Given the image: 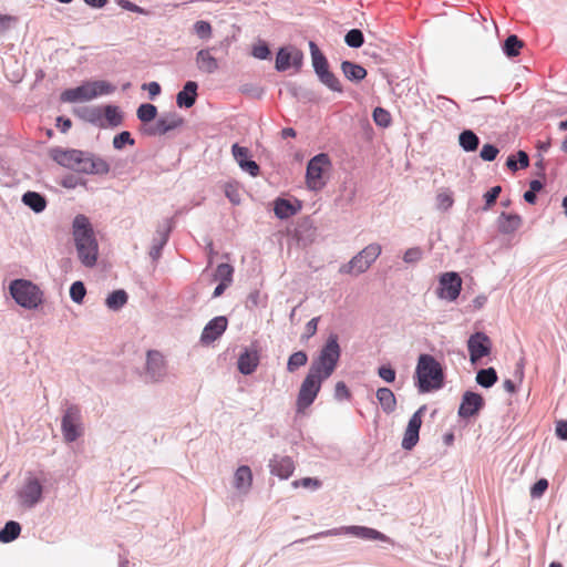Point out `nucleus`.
Returning a JSON list of instances; mask_svg holds the SVG:
<instances>
[{"label": "nucleus", "instance_id": "obj_29", "mask_svg": "<svg viewBox=\"0 0 567 567\" xmlns=\"http://www.w3.org/2000/svg\"><path fill=\"white\" fill-rule=\"evenodd\" d=\"M341 71L346 79L351 82H360L367 76V70L362 65L350 61L341 63Z\"/></svg>", "mask_w": 567, "mask_h": 567}, {"label": "nucleus", "instance_id": "obj_44", "mask_svg": "<svg viewBox=\"0 0 567 567\" xmlns=\"http://www.w3.org/2000/svg\"><path fill=\"white\" fill-rule=\"evenodd\" d=\"M234 268L229 264H220L217 266L214 278L219 282L230 285L233 281Z\"/></svg>", "mask_w": 567, "mask_h": 567}, {"label": "nucleus", "instance_id": "obj_54", "mask_svg": "<svg viewBox=\"0 0 567 567\" xmlns=\"http://www.w3.org/2000/svg\"><path fill=\"white\" fill-rule=\"evenodd\" d=\"M547 488L548 481L546 478H540L530 487V496L533 498H539L543 496Z\"/></svg>", "mask_w": 567, "mask_h": 567}, {"label": "nucleus", "instance_id": "obj_43", "mask_svg": "<svg viewBox=\"0 0 567 567\" xmlns=\"http://www.w3.org/2000/svg\"><path fill=\"white\" fill-rule=\"evenodd\" d=\"M193 32L198 39L208 41L213 35V28L208 21L198 20L193 24Z\"/></svg>", "mask_w": 567, "mask_h": 567}, {"label": "nucleus", "instance_id": "obj_6", "mask_svg": "<svg viewBox=\"0 0 567 567\" xmlns=\"http://www.w3.org/2000/svg\"><path fill=\"white\" fill-rule=\"evenodd\" d=\"M9 290L14 301L24 309H37L43 301V293L40 288L25 279L13 280Z\"/></svg>", "mask_w": 567, "mask_h": 567}, {"label": "nucleus", "instance_id": "obj_48", "mask_svg": "<svg viewBox=\"0 0 567 567\" xmlns=\"http://www.w3.org/2000/svg\"><path fill=\"white\" fill-rule=\"evenodd\" d=\"M86 295V289L82 281H74L70 287V298L75 303H82Z\"/></svg>", "mask_w": 567, "mask_h": 567}, {"label": "nucleus", "instance_id": "obj_8", "mask_svg": "<svg viewBox=\"0 0 567 567\" xmlns=\"http://www.w3.org/2000/svg\"><path fill=\"white\" fill-rule=\"evenodd\" d=\"M381 252L382 247L380 244H370L353 256L347 264L341 265L339 272L343 275L359 276L371 267Z\"/></svg>", "mask_w": 567, "mask_h": 567}, {"label": "nucleus", "instance_id": "obj_53", "mask_svg": "<svg viewBox=\"0 0 567 567\" xmlns=\"http://www.w3.org/2000/svg\"><path fill=\"white\" fill-rule=\"evenodd\" d=\"M422 250L421 248L419 247H412V248H409L404 255H403V260L406 262V264H415L417 261H420L422 259Z\"/></svg>", "mask_w": 567, "mask_h": 567}, {"label": "nucleus", "instance_id": "obj_25", "mask_svg": "<svg viewBox=\"0 0 567 567\" xmlns=\"http://www.w3.org/2000/svg\"><path fill=\"white\" fill-rule=\"evenodd\" d=\"M233 485L239 495H247L252 485V472L249 466H239L235 474Z\"/></svg>", "mask_w": 567, "mask_h": 567}, {"label": "nucleus", "instance_id": "obj_9", "mask_svg": "<svg viewBox=\"0 0 567 567\" xmlns=\"http://www.w3.org/2000/svg\"><path fill=\"white\" fill-rule=\"evenodd\" d=\"M340 535H351L353 537L360 538L362 540L367 542H381L386 543L389 545H394V542L386 536L385 534L368 527V526H360V525H350V526H341L336 527L331 529H327L324 532L318 533L311 538L317 539L319 537L323 536H340Z\"/></svg>", "mask_w": 567, "mask_h": 567}, {"label": "nucleus", "instance_id": "obj_18", "mask_svg": "<svg viewBox=\"0 0 567 567\" xmlns=\"http://www.w3.org/2000/svg\"><path fill=\"white\" fill-rule=\"evenodd\" d=\"M424 411L425 406L423 405L410 417L401 443L404 450L410 451L416 445L420 427L422 425V414Z\"/></svg>", "mask_w": 567, "mask_h": 567}, {"label": "nucleus", "instance_id": "obj_49", "mask_svg": "<svg viewBox=\"0 0 567 567\" xmlns=\"http://www.w3.org/2000/svg\"><path fill=\"white\" fill-rule=\"evenodd\" d=\"M19 22L18 17L11 14L0 13V35L7 33L11 29L16 28Z\"/></svg>", "mask_w": 567, "mask_h": 567}, {"label": "nucleus", "instance_id": "obj_32", "mask_svg": "<svg viewBox=\"0 0 567 567\" xmlns=\"http://www.w3.org/2000/svg\"><path fill=\"white\" fill-rule=\"evenodd\" d=\"M300 206H293L289 200L277 198L274 203V213L279 219H287L297 214Z\"/></svg>", "mask_w": 567, "mask_h": 567}, {"label": "nucleus", "instance_id": "obj_56", "mask_svg": "<svg viewBox=\"0 0 567 567\" xmlns=\"http://www.w3.org/2000/svg\"><path fill=\"white\" fill-rule=\"evenodd\" d=\"M501 192H502L501 186H494L484 195V198H485V206L483 208L484 210H487L496 202Z\"/></svg>", "mask_w": 567, "mask_h": 567}, {"label": "nucleus", "instance_id": "obj_10", "mask_svg": "<svg viewBox=\"0 0 567 567\" xmlns=\"http://www.w3.org/2000/svg\"><path fill=\"white\" fill-rule=\"evenodd\" d=\"M324 380L326 379L308 370L307 375L301 382L296 400V412L298 414H303L315 402Z\"/></svg>", "mask_w": 567, "mask_h": 567}, {"label": "nucleus", "instance_id": "obj_1", "mask_svg": "<svg viewBox=\"0 0 567 567\" xmlns=\"http://www.w3.org/2000/svg\"><path fill=\"white\" fill-rule=\"evenodd\" d=\"M51 157L59 165L83 174L104 175L110 172V165L101 157L80 150H51Z\"/></svg>", "mask_w": 567, "mask_h": 567}, {"label": "nucleus", "instance_id": "obj_20", "mask_svg": "<svg viewBox=\"0 0 567 567\" xmlns=\"http://www.w3.org/2000/svg\"><path fill=\"white\" fill-rule=\"evenodd\" d=\"M227 326L228 320L226 317L218 316L213 318L204 327L200 336V342L203 344H210L212 342L216 341L226 331Z\"/></svg>", "mask_w": 567, "mask_h": 567}, {"label": "nucleus", "instance_id": "obj_22", "mask_svg": "<svg viewBox=\"0 0 567 567\" xmlns=\"http://www.w3.org/2000/svg\"><path fill=\"white\" fill-rule=\"evenodd\" d=\"M231 153L235 161L244 172H247L252 177H256L259 174V166L255 161L249 158L250 153L247 147L234 144L231 146Z\"/></svg>", "mask_w": 567, "mask_h": 567}, {"label": "nucleus", "instance_id": "obj_57", "mask_svg": "<svg viewBox=\"0 0 567 567\" xmlns=\"http://www.w3.org/2000/svg\"><path fill=\"white\" fill-rule=\"evenodd\" d=\"M378 375L388 383H392L395 380V370L390 365H381L378 369Z\"/></svg>", "mask_w": 567, "mask_h": 567}, {"label": "nucleus", "instance_id": "obj_5", "mask_svg": "<svg viewBox=\"0 0 567 567\" xmlns=\"http://www.w3.org/2000/svg\"><path fill=\"white\" fill-rule=\"evenodd\" d=\"M113 86L105 81H89L80 86L62 92L61 101L68 103L87 102L113 92Z\"/></svg>", "mask_w": 567, "mask_h": 567}, {"label": "nucleus", "instance_id": "obj_19", "mask_svg": "<svg viewBox=\"0 0 567 567\" xmlns=\"http://www.w3.org/2000/svg\"><path fill=\"white\" fill-rule=\"evenodd\" d=\"M483 405L484 400L481 394L466 391L462 396L457 413L461 417L468 419L476 415Z\"/></svg>", "mask_w": 567, "mask_h": 567}, {"label": "nucleus", "instance_id": "obj_47", "mask_svg": "<svg viewBox=\"0 0 567 567\" xmlns=\"http://www.w3.org/2000/svg\"><path fill=\"white\" fill-rule=\"evenodd\" d=\"M344 42L348 47L358 49L364 42L363 33L359 29H352L346 34Z\"/></svg>", "mask_w": 567, "mask_h": 567}, {"label": "nucleus", "instance_id": "obj_50", "mask_svg": "<svg viewBox=\"0 0 567 567\" xmlns=\"http://www.w3.org/2000/svg\"><path fill=\"white\" fill-rule=\"evenodd\" d=\"M134 143L135 142L132 138L131 133L127 131L121 132L113 138V147L115 150H122L125 144L134 145Z\"/></svg>", "mask_w": 567, "mask_h": 567}, {"label": "nucleus", "instance_id": "obj_59", "mask_svg": "<svg viewBox=\"0 0 567 567\" xmlns=\"http://www.w3.org/2000/svg\"><path fill=\"white\" fill-rule=\"evenodd\" d=\"M334 398L342 401L350 398V391L343 381H339L334 386Z\"/></svg>", "mask_w": 567, "mask_h": 567}, {"label": "nucleus", "instance_id": "obj_61", "mask_svg": "<svg viewBox=\"0 0 567 567\" xmlns=\"http://www.w3.org/2000/svg\"><path fill=\"white\" fill-rule=\"evenodd\" d=\"M319 318H312L307 324H306V332L305 338L309 339L310 337L315 336L318 328Z\"/></svg>", "mask_w": 567, "mask_h": 567}, {"label": "nucleus", "instance_id": "obj_13", "mask_svg": "<svg viewBox=\"0 0 567 567\" xmlns=\"http://www.w3.org/2000/svg\"><path fill=\"white\" fill-rule=\"evenodd\" d=\"M144 377L148 383H161L166 379V361L159 351H147Z\"/></svg>", "mask_w": 567, "mask_h": 567}, {"label": "nucleus", "instance_id": "obj_33", "mask_svg": "<svg viewBox=\"0 0 567 567\" xmlns=\"http://www.w3.org/2000/svg\"><path fill=\"white\" fill-rule=\"evenodd\" d=\"M79 115L84 118L85 121L99 125L104 126L105 123H103V110L99 106H86L82 107L78 111Z\"/></svg>", "mask_w": 567, "mask_h": 567}, {"label": "nucleus", "instance_id": "obj_39", "mask_svg": "<svg viewBox=\"0 0 567 567\" xmlns=\"http://www.w3.org/2000/svg\"><path fill=\"white\" fill-rule=\"evenodd\" d=\"M127 302V293L124 290H115L110 293L105 303L111 310H118Z\"/></svg>", "mask_w": 567, "mask_h": 567}, {"label": "nucleus", "instance_id": "obj_28", "mask_svg": "<svg viewBox=\"0 0 567 567\" xmlns=\"http://www.w3.org/2000/svg\"><path fill=\"white\" fill-rule=\"evenodd\" d=\"M497 226L502 234H513L522 226V218L517 214L502 213L497 218Z\"/></svg>", "mask_w": 567, "mask_h": 567}, {"label": "nucleus", "instance_id": "obj_36", "mask_svg": "<svg viewBox=\"0 0 567 567\" xmlns=\"http://www.w3.org/2000/svg\"><path fill=\"white\" fill-rule=\"evenodd\" d=\"M137 118L146 125L156 118L157 107L150 103L141 104L136 111Z\"/></svg>", "mask_w": 567, "mask_h": 567}, {"label": "nucleus", "instance_id": "obj_26", "mask_svg": "<svg viewBox=\"0 0 567 567\" xmlns=\"http://www.w3.org/2000/svg\"><path fill=\"white\" fill-rule=\"evenodd\" d=\"M259 364V354L256 349H245V351L238 358V370L245 375H249L255 372Z\"/></svg>", "mask_w": 567, "mask_h": 567}, {"label": "nucleus", "instance_id": "obj_15", "mask_svg": "<svg viewBox=\"0 0 567 567\" xmlns=\"http://www.w3.org/2000/svg\"><path fill=\"white\" fill-rule=\"evenodd\" d=\"M462 279L457 272L450 271L440 276L437 297L447 301H454L460 296Z\"/></svg>", "mask_w": 567, "mask_h": 567}, {"label": "nucleus", "instance_id": "obj_24", "mask_svg": "<svg viewBox=\"0 0 567 567\" xmlns=\"http://www.w3.org/2000/svg\"><path fill=\"white\" fill-rule=\"evenodd\" d=\"M171 230L172 225L169 220H165L162 225L157 227L150 250V256L152 257L153 260H156L161 257L162 249L164 248L168 240Z\"/></svg>", "mask_w": 567, "mask_h": 567}, {"label": "nucleus", "instance_id": "obj_37", "mask_svg": "<svg viewBox=\"0 0 567 567\" xmlns=\"http://www.w3.org/2000/svg\"><path fill=\"white\" fill-rule=\"evenodd\" d=\"M317 76L329 90L342 93L343 90L339 79L329 69L317 74Z\"/></svg>", "mask_w": 567, "mask_h": 567}, {"label": "nucleus", "instance_id": "obj_64", "mask_svg": "<svg viewBox=\"0 0 567 567\" xmlns=\"http://www.w3.org/2000/svg\"><path fill=\"white\" fill-rule=\"evenodd\" d=\"M518 162L520 168H526L529 164V158L526 152L519 151L517 153Z\"/></svg>", "mask_w": 567, "mask_h": 567}, {"label": "nucleus", "instance_id": "obj_52", "mask_svg": "<svg viewBox=\"0 0 567 567\" xmlns=\"http://www.w3.org/2000/svg\"><path fill=\"white\" fill-rule=\"evenodd\" d=\"M292 486L296 488L301 486L305 488L318 489L321 486V482L318 478L303 477L301 480L293 481Z\"/></svg>", "mask_w": 567, "mask_h": 567}, {"label": "nucleus", "instance_id": "obj_17", "mask_svg": "<svg viewBox=\"0 0 567 567\" xmlns=\"http://www.w3.org/2000/svg\"><path fill=\"white\" fill-rule=\"evenodd\" d=\"M467 349L471 362L476 363L491 353V339L484 332H475L467 340Z\"/></svg>", "mask_w": 567, "mask_h": 567}, {"label": "nucleus", "instance_id": "obj_38", "mask_svg": "<svg viewBox=\"0 0 567 567\" xmlns=\"http://www.w3.org/2000/svg\"><path fill=\"white\" fill-rule=\"evenodd\" d=\"M497 381V373L494 368L482 369L476 374V382L483 388H491Z\"/></svg>", "mask_w": 567, "mask_h": 567}, {"label": "nucleus", "instance_id": "obj_42", "mask_svg": "<svg viewBox=\"0 0 567 567\" xmlns=\"http://www.w3.org/2000/svg\"><path fill=\"white\" fill-rule=\"evenodd\" d=\"M436 208L443 212L449 210L453 204V193L450 189H441L435 197Z\"/></svg>", "mask_w": 567, "mask_h": 567}, {"label": "nucleus", "instance_id": "obj_2", "mask_svg": "<svg viewBox=\"0 0 567 567\" xmlns=\"http://www.w3.org/2000/svg\"><path fill=\"white\" fill-rule=\"evenodd\" d=\"M72 237L81 264L89 268L94 267L99 257V244L89 217L78 214L73 218Z\"/></svg>", "mask_w": 567, "mask_h": 567}, {"label": "nucleus", "instance_id": "obj_3", "mask_svg": "<svg viewBox=\"0 0 567 567\" xmlns=\"http://www.w3.org/2000/svg\"><path fill=\"white\" fill-rule=\"evenodd\" d=\"M414 380L419 393L440 390L444 384V372L441 363L431 354H420Z\"/></svg>", "mask_w": 567, "mask_h": 567}, {"label": "nucleus", "instance_id": "obj_12", "mask_svg": "<svg viewBox=\"0 0 567 567\" xmlns=\"http://www.w3.org/2000/svg\"><path fill=\"white\" fill-rule=\"evenodd\" d=\"M61 430L65 442L76 441L83 434L82 414L80 408L70 405L62 416Z\"/></svg>", "mask_w": 567, "mask_h": 567}, {"label": "nucleus", "instance_id": "obj_7", "mask_svg": "<svg viewBox=\"0 0 567 567\" xmlns=\"http://www.w3.org/2000/svg\"><path fill=\"white\" fill-rule=\"evenodd\" d=\"M332 167L330 157L326 153L313 156L307 165L306 184L310 190H321L328 181V174Z\"/></svg>", "mask_w": 567, "mask_h": 567}, {"label": "nucleus", "instance_id": "obj_63", "mask_svg": "<svg viewBox=\"0 0 567 567\" xmlns=\"http://www.w3.org/2000/svg\"><path fill=\"white\" fill-rule=\"evenodd\" d=\"M143 89L148 91V94L152 99L161 93V85L157 82H150L144 84Z\"/></svg>", "mask_w": 567, "mask_h": 567}, {"label": "nucleus", "instance_id": "obj_31", "mask_svg": "<svg viewBox=\"0 0 567 567\" xmlns=\"http://www.w3.org/2000/svg\"><path fill=\"white\" fill-rule=\"evenodd\" d=\"M22 203L37 214L42 213L47 207V200L44 196L37 192L24 193L22 195Z\"/></svg>", "mask_w": 567, "mask_h": 567}, {"label": "nucleus", "instance_id": "obj_14", "mask_svg": "<svg viewBox=\"0 0 567 567\" xmlns=\"http://www.w3.org/2000/svg\"><path fill=\"white\" fill-rule=\"evenodd\" d=\"M182 124L183 118L175 112H169L162 114L156 118L155 123L143 126L141 132L146 136H161L179 127Z\"/></svg>", "mask_w": 567, "mask_h": 567}, {"label": "nucleus", "instance_id": "obj_55", "mask_svg": "<svg viewBox=\"0 0 567 567\" xmlns=\"http://www.w3.org/2000/svg\"><path fill=\"white\" fill-rule=\"evenodd\" d=\"M225 195L229 199V202L234 205H239L241 202V195L238 188L233 184H227L225 186Z\"/></svg>", "mask_w": 567, "mask_h": 567}, {"label": "nucleus", "instance_id": "obj_30", "mask_svg": "<svg viewBox=\"0 0 567 567\" xmlns=\"http://www.w3.org/2000/svg\"><path fill=\"white\" fill-rule=\"evenodd\" d=\"M377 400L385 413H391L396 408V399L392 390L389 388H380L377 390Z\"/></svg>", "mask_w": 567, "mask_h": 567}, {"label": "nucleus", "instance_id": "obj_60", "mask_svg": "<svg viewBox=\"0 0 567 567\" xmlns=\"http://www.w3.org/2000/svg\"><path fill=\"white\" fill-rule=\"evenodd\" d=\"M251 54L256 59L266 60L270 54V50L266 43H259L252 48Z\"/></svg>", "mask_w": 567, "mask_h": 567}, {"label": "nucleus", "instance_id": "obj_35", "mask_svg": "<svg viewBox=\"0 0 567 567\" xmlns=\"http://www.w3.org/2000/svg\"><path fill=\"white\" fill-rule=\"evenodd\" d=\"M20 532V524L14 520H10L6 523L4 527L0 530V542L4 544L12 542L18 538Z\"/></svg>", "mask_w": 567, "mask_h": 567}, {"label": "nucleus", "instance_id": "obj_62", "mask_svg": "<svg viewBox=\"0 0 567 567\" xmlns=\"http://www.w3.org/2000/svg\"><path fill=\"white\" fill-rule=\"evenodd\" d=\"M556 435L564 440V441H567V421H558L556 423Z\"/></svg>", "mask_w": 567, "mask_h": 567}, {"label": "nucleus", "instance_id": "obj_34", "mask_svg": "<svg viewBox=\"0 0 567 567\" xmlns=\"http://www.w3.org/2000/svg\"><path fill=\"white\" fill-rule=\"evenodd\" d=\"M458 143H460V146L465 152H474L478 147L480 140L473 131L465 130L460 134Z\"/></svg>", "mask_w": 567, "mask_h": 567}, {"label": "nucleus", "instance_id": "obj_21", "mask_svg": "<svg viewBox=\"0 0 567 567\" xmlns=\"http://www.w3.org/2000/svg\"><path fill=\"white\" fill-rule=\"evenodd\" d=\"M270 473L280 480H288L295 472V462L287 455H274L269 460Z\"/></svg>", "mask_w": 567, "mask_h": 567}, {"label": "nucleus", "instance_id": "obj_23", "mask_svg": "<svg viewBox=\"0 0 567 567\" xmlns=\"http://www.w3.org/2000/svg\"><path fill=\"white\" fill-rule=\"evenodd\" d=\"M214 47L200 49L195 55V64L199 72L213 74L218 71V60L213 55Z\"/></svg>", "mask_w": 567, "mask_h": 567}, {"label": "nucleus", "instance_id": "obj_4", "mask_svg": "<svg viewBox=\"0 0 567 567\" xmlns=\"http://www.w3.org/2000/svg\"><path fill=\"white\" fill-rule=\"evenodd\" d=\"M341 355L338 336L331 333L316 359L312 360L309 371L328 379L334 372Z\"/></svg>", "mask_w": 567, "mask_h": 567}, {"label": "nucleus", "instance_id": "obj_27", "mask_svg": "<svg viewBox=\"0 0 567 567\" xmlns=\"http://www.w3.org/2000/svg\"><path fill=\"white\" fill-rule=\"evenodd\" d=\"M197 89L198 84L194 81H188L185 83L182 91H179L176 95V103L179 107H192L197 97Z\"/></svg>", "mask_w": 567, "mask_h": 567}, {"label": "nucleus", "instance_id": "obj_40", "mask_svg": "<svg viewBox=\"0 0 567 567\" xmlns=\"http://www.w3.org/2000/svg\"><path fill=\"white\" fill-rule=\"evenodd\" d=\"M523 48V42L517 38V35H509L503 45V51L508 58H514L519 54V50Z\"/></svg>", "mask_w": 567, "mask_h": 567}, {"label": "nucleus", "instance_id": "obj_41", "mask_svg": "<svg viewBox=\"0 0 567 567\" xmlns=\"http://www.w3.org/2000/svg\"><path fill=\"white\" fill-rule=\"evenodd\" d=\"M308 362V355L305 351L293 352L287 362V370L290 373L296 372L299 368L306 365Z\"/></svg>", "mask_w": 567, "mask_h": 567}, {"label": "nucleus", "instance_id": "obj_51", "mask_svg": "<svg viewBox=\"0 0 567 567\" xmlns=\"http://www.w3.org/2000/svg\"><path fill=\"white\" fill-rule=\"evenodd\" d=\"M497 154H498V148L492 144H484L480 152L481 158L485 162L494 161L496 158Z\"/></svg>", "mask_w": 567, "mask_h": 567}, {"label": "nucleus", "instance_id": "obj_46", "mask_svg": "<svg viewBox=\"0 0 567 567\" xmlns=\"http://www.w3.org/2000/svg\"><path fill=\"white\" fill-rule=\"evenodd\" d=\"M372 117L378 126L384 128L390 126L392 121L390 112L380 106L373 110Z\"/></svg>", "mask_w": 567, "mask_h": 567}, {"label": "nucleus", "instance_id": "obj_16", "mask_svg": "<svg viewBox=\"0 0 567 567\" xmlns=\"http://www.w3.org/2000/svg\"><path fill=\"white\" fill-rule=\"evenodd\" d=\"M302 61L303 54L299 49L292 45L284 47L277 52L275 68L279 72L287 71L290 68L299 71L302 66Z\"/></svg>", "mask_w": 567, "mask_h": 567}, {"label": "nucleus", "instance_id": "obj_58", "mask_svg": "<svg viewBox=\"0 0 567 567\" xmlns=\"http://www.w3.org/2000/svg\"><path fill=\"white\" fill-rule=\"evenodd\" d=\"M312 60V66L316 74L329 69L328 61L323 54H317Z\"/></svg>", "mask_w": 567, "mask_h": 567}, {"label": "nucleus", "instance_id": "obj_11", "mask_svg": "<svg viewBox=\"0 0 567 567\" xmlns=\"http://www.w3.org/2000/svg\"><path fill=\"white\" fill-rule=\"evenodd\" d=\"M17 498L23 508H33L43 498V485L39 478L28 475L20 488L17 491Z\"/></svg>", "mask_w": 567, "mask_h": 567}, {"label": "nucleus", "instance_id": "obj_45", "mask_svg": "<svg viewBox=\"0 0 567 567\" xmlns=\"http://www.w3.org/2000/svg\"><path fill=\"white\" fill-rule=\"evenodd\" d=\"M103 110V122L111 126H117L122 122V115L116 106L106 105Z\"/></svg>", "mask_w": 567, "mask_h": 567}]
</instances>
